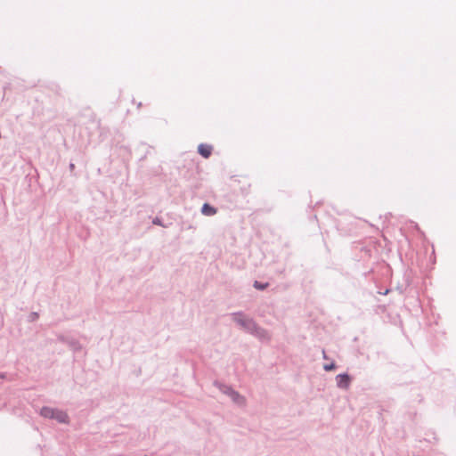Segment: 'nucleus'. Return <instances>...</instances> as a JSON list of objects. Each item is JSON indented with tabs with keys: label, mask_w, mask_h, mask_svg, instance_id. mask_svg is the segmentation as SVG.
<instances>
[{
	"label": "nucleus",
	"mask_w": 456,
	"mask_h": 456,
	"mask_svg": "<svg viewBox=\"0 0 456 456\" xmlns=\"http://www.w3.org/2000/svg\"><path fill=\"white\" fill-rule=\"evenodd\" d=\"M198 151L200 155H202L204 158H208L211 155L212 152V147L208 144H200L198 147Z\"/></svg>",
	"instance_id": "7ed1b4c3"
},
{
	"label": "nucleus",
	"mask_w": 456,
	"mask_h": 456,
	"mask_svg": "<svg viewBox=\"0 0 456 456\" xmlns=\"http://www.w3.org/2000/svg\"><path fill=\"white\" fill-rule=\"evenodd\" d=\"M324 369H325L326 370H331L335 369V364H334V363H331V364H329V365H325V366H324Z\"/></svg>",
	"instance_id": "6e6552de"
},
{
	"label": "nucleus",
	"mask_w": 456,
	"mask_h": 456,
	"mask_svg": "<svg viewBox=\"0 0 456 456\" xmlns=\"http://www.w3.org/2000/svg\"><path fill=\"white\" fill-rule=\"evenodd\" d=\"M338 387L341 388H347L350 385L351 379L347 374H338L336 377Z\"/></svg>",
	"instance_id": "f257e3e1"
},
{
	"label": "nucleus",
	"mask_w": 456,
	"mask_h": 456,
	"mask_svg": "<svg viewBox=\"0 0 456 456\" xmlns=\"http://www.w3.org/2000/svg\"><path fill=\"white\" fill-rule=\"evenodd\" d=\"M201 212L205 216H214L216 214V209L213 207H211L209 204L205 203L202 206Z\"/></svg>",
	"instance_id": "20e7f679"
},
{
	"label": "nucleus",
	"mask_w": 456,
	"mask_h": 456,
	"mask_svg": "<svg viewBox=\"0 0 456 456\" xmlns=\"http://www.w3.org/2000/svg\"><path fill=\"white\" fill-rule=\"evenodd\" d=\"M41 414L45 418L53 419L55 416V409L45 407L41 410Z\"/></svg>",
	"instance_id": "423d86ee"
},
{
	"label": "nucleus",
	"mask_w": 456,
	"mask_h": 456,
	"mask_svg": "<svg viewBox=\"0 0 456 456\" xmlns=\"http://www.w3.org/2000/svg\"><path fill=\"white\" fill-rule=\"evenodd\" d=\"M254 287L256 289H265L268 287V283H260L259 281H255L254 282Z\"/></svg>",
	"instance_id": "0eeeda50"
},
{
	"label": "nucleus",
	"mask_w": 456,
	"mask_h": 456,
	"mask_svg": "<svg viewBox=\"0 0 456 456\" xmlns=\"http://www.w3.org/2000/svg\"><path fill=\"white\" fill-rule=\"evenodd\" d=\"M53 419L61 423H66L68 422L69 417L66 412L55 410V416Z\"/></svg>",
	"instance_id": "39448f33"
},
{
	"label": "nucleus",
	"mask_w": 456,
	"mask_h": 456,
	"mask_svg": "<svg viewBox=\"0 0 456 456\" xmlns=\"http://www.w3.org/2000/svg\"><path fill=\"white\" fill-rule=\"evenodd\" d=\"M234 321L237 322L238 323H240L241 326L247 328V329H250L252 326H253V323L252 322L249 320V319H247L245 318L242 314H234Z\"/></svg>",
	"instance_id": "f03ea898"
}]
</instances>
